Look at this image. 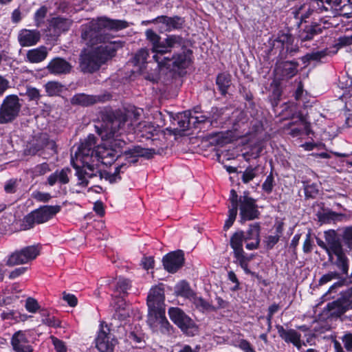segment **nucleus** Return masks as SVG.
I'll list each match as a JSON object with an SVG mask.
<instances>
[{"mask_svg":"<svg viewBox=\"0 0 352 352\" xmlns=\"http://www.w3.org/2000/svg\"><path fill=\"white\" fill-rule=\"evenodd\" d=\"M123 47L120 41L104 42L91 50H83L79 56V67L84 73H94L116 56V52Z\"/></svg>","mask_w":352,"mask_h":352,"instance_id":"obj_1","label":"nucleus"},{"mask_svg":"<svg viewBox=\"0 0 352 352\" xmlns=\"http://www.w3.org/2000/svg\"><path fill=\"white\" fill-rule=\"evenodd\" d=\"M73 166L76 170V175L78 177L77 185L86 187L89 184H92L93 186L89 188L88 191L100 193L102 191V188L97 184L103 179L109 181L111 184L120 180L121 178L119 174L121 169L126 166V164H122L118 166L113 173H110L107 171L102 172L98 168L89 164L88 162L83 164L82 167L75 165L74 164Z\"/></svg>","mask_w":352,"mask_h":352,"instance_id":"obj_2","label":"nucleus"},{"mask_svg":"<svg viewBox=\"0 0 352 352\" xmlns=\"http://www.w3.org/2000/svg\"><path fill=\"white\" fill-rule=\"evenodd\" d=\"M60 206H45L28 214L23 220V227L24 230H29L34 227L35 223H43L60 210Z\"/></svg>","mask_w":352,"mask_h":352,"instance_id":"obj_3","label":"nucleus"},{"mask_svg":"<svg viewBox=\"0 0 352 352\" xmlns=\"http://www.w3.org/2000/svg\"><path fill=\"white\" fill-rule=\"evenodd\" d=\"M81 38L87 42L88 45H96L104 43V42H113L110 41L109 36L100 34L102 30L100 24V19L92 20L81 26Z\"/></svg>","mask_w":352,"mask_h":352,"instance_id":"obj_4","label":"nucleus"},{"mask_svg":"<svg viewBox=\"0 0 352 352\" xmlns=\"http://www.w3.org/2000/svg\"><path fill=\"white\" fill-rule=\"evenodd\" d=\"M21 104L16 95L6 96L0 107V124L11 122L19 116Z\"/></svg>","mask_w":352,"mask_h":352,"instance_id":"obj_5","label":"nucleus"},{"mask_svg":"<svg viewBox=\"0 0 352 352\" xmlns=\"http://www.w3.org/2000/svg\"><path fill=\"white\" fill-rule=\"evenodd\" d=\"M124 144L123 140L113 139V141L110 142L109 147L105 144L98 145L95 150L94 157L105 165H110L118 156V151H116V148H121Z\"/></svg>","mask_w":352,"mask_h":352,"instance_id":"obj_6","label":"nucleus"},{"mask_svg":"<svg viewBox=\"0 0 352 352\" xmlns=\"http://www.w3.org/2000/svg\"><path fill=\"white\" fill-rule=\"evenodd\" d=\"M118 344L117 339L111 333L110 327L104 322L100 324L96 346L100 352H113Z\"/></svg>","mask_w":352,"mask_h":352,"instance_id":"obj_7","label":"nucleus"},{"mask_svg":"<svg viewBox=\"0 0 352 352\" xmlns=\"http://www.w3.org/2000/svg\"><path fill=\"white\" fill-rule=\"evenodd\" d=\"M238 206L241 222L258 218L260 212L256 200L249 196V192H244L243 195L239 197Z\"/></svg>","mask_w":352,"mask_h":352,"instance_id":"obj_8","label":"nucleus"},{"mask_svg":"<svg viewBox=\"0 0 352 352\" xmlns=\"http://www.w3.org/2000/svg\"><path fill=\"white\" fill-rule=\"evenodd\" d=\"M126 119V117L124 116L122 112H117L109 117L104 129L108 139L118 137L122 132H129Z\"/></svg>","mask_w":352,"mask_h":352,"instance_id":"obj_9","label":"nucleus"},{"mask_svg":"<svg viewBox=\"0 0 352 352\" xmlns=\"http://www.w3.org/2000/svg\"><path fill=\"white\" fill-rule=\"evenodd\" d=\"M147 322L154 332L170 333L171 326L165 316V309L148 311Z\"/></svg>","mask_w":352,"mask_h":352,"instance_id":"obj_10","label":"nucleus"},{"mask_svg":"<svg viewBox=\"0 0 352 352\" xmlns=\"http://www.w3.org/2000/svg\"><path fill=\"white\" fill-rule=\"evenodd\" d=\"M40 253V246H27L19 251L12 253L7 261V264L10 266L21 265L28 263L36 258Z\"/></svg>","mask_w":352,"mask_h":352,"instance_id":"obj_11","label":"nucleus"},{"mask_svg":"<svg viewBox=\"0 0 352 352\" xmlns=\"http://www.w3.org/2000/svg\"><path fill=\"white\" fill-rule=\"evenodd\" d=\"M170 320L187 334L193 333L195 324L193 321L179 308L171 307L168 310Z\"/></svg>","mask_w":352,"mask_h":352,"instance_id":"obj_12","label":"nucleus"},{"mask_svg":"<svg viewBox=\"0 0 352 352\" xmlns=\"http://www.w3.org/2000/svg\"><path fill=\"white\" fill-rule=\"evenodd\" d=\"M164 290L162 284L153 287L147 296V305L148 311H157L165 309Z\"/></svg>","mask_w":352,"mask_h":352,"instance_id":"obj_13","label":"nucleus"},{"mask_svg":"<svg viewBox=\"0 0 352 352\" xmlns=\"http://www.w3.org/2000/svg\"><path fill=\"white\" fill-rule=\"evenodd\" d=\"M164 269L170 273L176 272L184 264V254L182 250L167 254L163 257Z\"/></svg>","mask_w":352,"mask_h":352,"instance_id":"obj_14","label":"nucleus"},{"mask_svg":"<svg viewBox=\"0 0 352 352\" xmlns=\"http://www.w3.org/2000/svg\"><path fill=\"white\" fill-rule=\"evenodd\" d=\"M11 346L15 352H32L33 347L27 336L25 331L19 330L11 338Z\"/></svg>","mask_w":352,"mask_h":352,"instance_id":"obj_15","label":"nucleus"},{"mask_svg":"<svg viewBox=\"0 0 352 352\" xmlns=\"http://www.w3.org/2000/svg\"><path fill=\"white\" fill-rule=\"evenodd\" d=\"M276 329L280 338L286 343L292 344L298 350H301V334L294 329H285L280 324H276Z\"/></svg>","mask_w":352,"mask_h":352,"instance_id":"obj_16","label":"nucleus"},{"mask_svg":"<svg viewBox=\"0 0 352 352\" xmlns=\"http://www.w3.org/2000/svg\"><path fill=\"white\" fill-rule=\"evenodd\" d=\"M46 69L54 75H65L71 72L72 66L65 59L56 57L49 62Z\"/></svg>","mask_w":352,"mask_h":352,"instance_id":"obj_17","label":"nucleus"},{"mask_svg":"<svg viewBox=\"0 0 352 352\" xmlns=\"http://www.w3.org/2000/svg\"><path fill=\"white\" fill-rule=\"evenodd\" d=\"M40 39L41 33L37 30L22 29L19 32L17 36V40L23 47L35 45Z\"/></svg>","mask_w":352,"mask_h":352,"instance_id":"obj_18","label":"nucleus"},{"mask_svg":"<svg viewBox=\"0 0 352 352\" xmlns=\"http://www.w3.org/2000/svg\"><path fill=\"white\" fill-rule=\"evenodd\" d=\"M182 19L178 16L168 17L166 16H158L152 21H143V24L149 23H161L160 27L162 31H171L179 28L182 25Z\"/></svg>","mask_w":352,"mask_h":352,"instance_id":"obj_19","label":"nucleus"},{"mask_svg":"<svg viewBox=\"0 0 352 352\" xmlns=\"http://www.w3.org/2000/svg\"><path fill=\"white\" fill-rule=\"evenodd\" d=\"M155 153L154 149L144 148L140 146H134L124 152L126 160L130 164H135L138 162L139 157L150 158Z\"/></svg>","mask_w":352,"mask_h":352,"instance_id":"obj_20","label":"nucleus"},{"mask_svg":"<svg viewBox=\"0 0 352 352\" xmlns=\"http://www.w3.org/2000/svg\"><path fill=\"white\" fill-rule=\"evenodd\" d=\"M96 138L94 135H89L88 137L81 143L78 148V151L76 153V157L80 156L94 157L95 155Z\"/></svg>","mask_w":352,"mask_h":352,"instance_id":"obj_21","label":"nucleus"},{"mask_svg":"<svg viewBox=\"0 0 352 352\" xmlns=\"http://www.w3.org/2000/svg\"><path fill=\"white\" fill-rule=\"evenodd\" d=\"M324 238L329 250V260H331L333 254H338L342 250V245L336 233L333 230L325 232Z\"/></svg>","mask_w":352,"mask_h":352,"instance_id":"obj_22","label":"nucleus"},{"mask_svg":"<svg viewBox=\"0 0 352 352\" xmlns=\"http://www.w3.org/2000/svg\"><path fill=\"white\" fill-rule=\"evenodd\" d=\"M170 52L165 47L164 49H160L159 52L154 53L153 59L158 64L159 67H164L172 69L174 55H172Z\"/></svg>","mask_w":352,"mask_h":352,"instance_id":"obj_23","label":"nucleus"},{"mask_svg":"<svg viewBox=\"0 0 352 352\" xmlns=\"http://www.w3.org/2000/svg\"><path fill=\"white\" fill-rule=\"evenodd\" d=\"M142 109L135 107L128 109L124 113V116L126 117V123L129 132L135 130L137 128L138 121L140 120L142 113Z\"/></svg>","mask_w":352,"mask_h":352,"instance_id":"obj_24","label":"nucleus"},{"mask_svg":"<svg viewBox=\"0 0 352 352\" xmlns=\"http://www.w3.org/2000/svg\"><path fill=\"white\" fill-rule=\"evenodd\" d=\"M323 27L320 24L314 23L306 25L299 33V38L302 41H307L314 38L316 35L321 34Z\"/></svg>","mask_w":352,"mask_h":352,"instance_id":"obj_25","label":"nucleus"},{"mask_svg":"<svg viewBox=\"0 0 352 352\" xmlns=\"http://www.w3.org/2000/svg\"><path fill=\"white\" fill-rule=\"evenodd\" d=\"M70 173L71 170L68 168L57 170L47 177V183L51 186H54L56 182L66 184L69 182V174Z\"/></svg>","mask_w":352,"mask_h":352,"instance_id":"obj_26","label":"nucleus"},{"mask_svg":"<svg viewBox=\"0 0 352 352\" xmlns=\"http://www.w3.org/2000/svg\"><path fill=\"white\" fill-rule=\"evenodd\" d=\"M47 55V48L45 46H40L28 50L26 54V58L30 63H38L43 61Z\"/></svg>","mask_w":352,"mask_h":352,"instance_id":"obj_27","label":"nucleus"},{"mask_svg":"<svg viewBox=\"0 0 352 352\" xmlns=\"http://www.w3.org/2000/svg\"><path fill=\"white\" fill-rule=\"evenodd\" d=\"M114 308V318L122 321L128 318L131 314L130 305H127L122 298H118L117 300Z\"/></svg>","mask_w":352,"mask_h":352,"instance_id":"obj_28","label":"nucleus"},{"mask_svg":"<svg viewBox=\"0 0 352 352\" xmlns=\"http://www.w3.org/2000/svg\"><path fill=\"white\" fill-rule=\"evenodd\" d=\"M182 116L186 119H192V124L195 127H197V124L209 123L208 113L202 114L197 108L184 111Z\"/></svg>","mask_w":352,"mask_h":352,"instance_id":"obj_29","label":"nucleus"},{"mask_svg":"<svg viewBox=\"0 0 352 352\" xmlns=\"http://www.w3.org/2000/svg\"><path fill=\"white\" fill-rule=\"evenodd\" d=\"M100 24L102 29L119 31L126 28L129 23L124 20H113L107 17L100 18Z\"/></svg>","mask_w":352,"mask_h":352,"instance_id":"obj_30","label":"nucleus"},{"mask_svg":"<svg viewBox=\"0 0 352 352\" xmlns=\"http://www.w3.org/2000/svg\"><path fill=\"white\" fill-rule=\"evenodd\" d=\"M146 40L151 45V51L153 53L159 52L160 49H164V41H161V37L151 29H148L145 32Z\"/></svg>","mask_w":352,"mask_h":352,"instance_id":"obj_31","label":"nucleus"},{"mask_svg":"<svg viewBox=\"0 0 352 352\" xmlns=\"http://www.w3.org/2000/svg\"><path fill=\"white\" fill-rule=\"evenodd\" d=\"M245 241L243 232H235L230 239V245L234 250V257L245 254L243 242Z\"/></svg>","mask_w":352,"mask_h":352,"instance_id":"obj_32","label":"nucleus"},{"mask_svg":"<svg viewBox=\"0 0 352 352\" xmlns=\"http://www.w3.org/2000/svg\"><path fill=\"white\" fill-rule=\"evenodd\" d=\"M99 100V97L85 94H78L72 98V103L81 106H89L95 104Z\"/></svg>","mask_w":352,"mask_h":352,"instance_id":"obj_33","label":"nucleus"},{"mask_svg":"<svg viewBox=\"0 0 352 352\" xmlns=\"http://www.w3.org/2000/svg\"><path fill=\"white\" fill-rule=\"evenodd\" d=\"M184 38L179 35H168L164 40V47L170 52L173 48L184 46Z\"/></svg>","mask_w":352,"mask_h":352,"instance_id":"obj_34","label":"nucleus"},{"mask_svg":"<svg viewBox=\"0 0 352 352\" xmlns=\"http://www.w3.org/2000/svg\"><path fill=\"white\" fill-rule=\"evenodd\" d=\"M327 307L331 312V316H340L344 314L349 309L338 298V300L330 302L327 305Z\"/></svg>","mask_w":352,"mask_h":352,"instance_id":"obj_35","label":"nucleus"},{"mask_svg":"<svg viewBox=\"0 0 352 352\" xmlns=\"http://www.w3.org/2000/svg\"><path fill=\"white\" fill-rule=\"evenodd\" d=\"M297 67V63L286 61L279 66L278 69H281L283 76L290 78L296 74L298 71Z\"/></svg>","mask_w":352,"mask_h":352,"instance_id":"obj_36","label":"nucleus"},{"mask_svg":"<svg viewBox=\"0 0 352 352\" xmlns=\"http://www.w3.org/2000/svg\"><path fill=\"white\" fill-rule=\"evenodd\" d=\"M175 292L177 296L186 298H192L194 296L188 283L184 280H182L176 285Z\"/></svg>","mask_w":352,"mask_h":352,"instance_id":"obj_37","label":"nucleus"},{"mask_svg":"<svg viewBox=\"0 0 352 352\" xmlns=\"http://www.w3.org/2000/svg\"><path fill=\"white\" fill-rule=\"evenodd\" d=\"M217 85L221 94L225 95L230 85V76L226 74H221L218 75L216 80Z\"/></svg>","mask_w":352,"mask_h":352,"instance_id":"obj_38","label":"nucleus"},{"mask_svg":"<svg viewBox=\"0 0 352 352\" xmlns=\"http://www.w3.org/2000/svg\"><path fill=\"white\" fill-rule=\"evenodd\" d=\"M191 300L196 308L199 311H209L214 309V307L209 302L205 300L201 297L193 296Z\"/></svg>","mask_w":352,"mask_h":352,"instance_id":"obj_39","label":"nucleus"},{"mask_svg":"<svg viewBox=\"0 0 352 352\" xmlns=\"http://www.w3.org/2000/svg\"><path fill=\"white\" fill-rule=\"evenodd\" d=\"M52 24L58 32H65L69 29L72 21L67 19L57 17L52 19Z\"/></svg>","mask_w":352,"mask_h":352,"instance_id":"obj_40","label":"nucleus"},{"mask_svg":"<svg viewBox=\"0 0 352 352\" xmlns=\"http://www.w3.org/2000/svg\"><path fill=\"white\" fill-rule=\"evenodd\" d=\"M327 55V50H322L320 51L311 52L307 54L302 57V61L304 63L310 61H320Z\"/></svg>","mask_w":352,"mask_h":352,"instance_id":"obj_41","label":"nucleus"},{"mask_svg":"<svg viewBox=\"0 0 352 352\" xmlns=\"http://www.w3.org/2000/svg\"><path fill=\"white\" fill-rule=\"evenodd\" d=\"M282 232V225L281 223L278 224L275 234L270 235L265 238V243L268 249H272L278 243Z\"/></svg>","mask_w":352,"mask_h":352,"instance_id":"obj_42","label":"nucleus"},{"mask_svg":"<svg viewBox=\"0 0 352 352\" xmlns=\"http://www.w3.org/2000/svg\"><path fill=\"white\" fill-rule=\"evenodd\" d=\"M334 254L337 256L335 264L342 271L343 274H347L349 270L348 259L343 253V251L341 250L338 254Z\"/></svg>","mask_w":352,"mask_h":352,"instance_id":"obj_43","label":"nucleus"},{"mask_svg":"<svg viewBox=\"0 0 352 352\" xmlns=\"http://www.w3.org/2000/svg\"><path fill=\"white\" fill-rule=\"evenodd\" d=\"M131 287V284L129 280L120 277L116 281L115 291L120 294H126Z\"/></svg>","mask_w":352,"mask_h":352,"instance_id":"obj_44","label":"nucleus"},{"mask_svg":"<svg viewBox=\"0 0 352 352\" xmlns=\"http://www.w3.org/2000/svg\"><path fill=\"white\" fill-rule=\"evenodd\" d=\"M149 53L147 49H140L134 56L132 63L135 65H144L147 58L148 57Z\"/></svg>","mask_w":352,"mask_h":352,"instance_id":"obj_45","label":"nucleus"},{"mask_svg":"<svg viewBox=\"0 0 352 352\" xmlns=\"http://www.w3.org/2000/svg\"><path fill=\"white\" fill-rule=\"evenodd\" d=\"M188 58L184 53L174 55L173 68H184L188 65Z\"/></svg>","mask_w":352,"mask_h":352,"instance_id":"obj_46","label":"nucleus"},{"mask_svg":"<svg viewBox=\"0 0 352 352\" xmlns=\"http://www.w3.org/2000/svg\"><path fill=\"white\" fill-rule=\"evenodd\" d=\"M45 90L50 96H56L62 91L63 85L56 81L48 82L45 85Z\"/></svg>","mask_w":352,"mask_h":352,"instance_id":"obj_47","label":"nucleus"},{"mask_svg":"<svg viewBox=\"0 0 352 352\" xmlns=\"http://www.w3.org/2000/svg\"><path fill=\"white\" fill-rule=\"evenodd\" d=\"M260 226L258 223H254L250 226V228L246 233L244 234L245 241L254 240V239H259Z\"/></svg>","mask_w":352,"mask_h":352,"instance_id":"obj_48","label":"nucleus"},{"mask_svg":"<svg viewBox=\"0 0 352 352\" xmlns=\"http://www.w3.org/2000/svg\"><path fill=\"white\" fill-rule=\"evenodd\" d=\"M208 113L209 126H218L219 120L222 116L221 109L217 108H212L211 111Z\"/></svg>","mask_w":352,"mask_h":352,"instance_id":"obj_49","label":"nucleus"},{"mask_svg":"<svg viewBox=\"0 0 352 352\" xmlns=\"http://www.w3.org/2000/svg\"><path fill=\"white\" fill-rule=\"evenodd\" d=\"M42 322L49 327H58L60 326V321L54 316H50L46 312L43 314Z\"/></svg>","mask_w":352,"mask_h":352,"instance_id":"obj_50","label":"nucleus"},{"mask_svg":"<svg viewBox=\"0 0 352 352\" xmlns=\"http://www.w3.org/2000/svg\"><path fill=\"white\" fill-rule=\"evenodd\" d=\"M43 135L39 138L36 143L32 144L28 150V152L30 155H36L39 151L44 148L45 142H43L42 139Z\"/></svg>","mask_w":352,"mask_h":352,"instance_id":"obj_51","label":"nucleus"},{"mask_svg":"<svg viewBox=\"0 0 352 352\" xmlns=\"http://www.w3.org/2000/svg\"><path fill=\"white\" fill-rule=\"evenodd\" d=\"M256 168L248 167L242 175V181L247 184L256 177Z\"/></svg>","mask_w":352,"mask_h":352,"instance_id":"obj_52","label":"nucleus"},{"mask_svg":"<svg viewBox=\"0 0 352 352\" xmlns=\"http://www.w3.org/2000/svg\"><path fill=\"white\" fill-rule=\"evenodd\" d=\"M135 130L146 133H152L155 131V126L150 122L143 121L138 122Z\"/></svg>","mask_w":352,"mask_h":352,"instance_id":"obj_53","label":"nucleus"},{"mask_svg":"<svg viewBox=\"0 0 352 352\" xmlns=\"http://www.w3.org/2000/svg\"><path fill=\"white\" fill-rule=\"evenodd\" d=\"M349 309H352V287L345 291L339 298Z\"/></svg>","mask_w":352,"mask_h":352,"instance_id":"obj_54","label":"nucleus"},{"mask_svg":"<svg viewBox=\"0 0 352 352\" xmlns=\"http://www.w3.org/2000/svg\"><path fill=\"white\" fill-rule=\"evenodd\" d=\"M340 275L336 272H329V273L324 274L319 280V284L323 285L333 279H340Z\"/></svg>","mask_w":352,"mask_h":352,"instance_id":"obj_55","label":"nucleus"},{"mask_svg":"<svg viewBox=\"0 0 352 352\" xmlns=\"http://www.w3.org/2000/svg\"><path fill=\"white\" fill-rule=\"evenodd\" d=\"M184 114V112L182 113H179L177 115V120H178V125L179 126V130L181 131H186L187 130L190 125L192 124V119H186L184 116H182Z\"/></svg>","mask_w":352,"mask_h":352,"instance_id":"obj_56","label":"nucleus"},{"mask_svg":"<svg viewBox=\"0 0 352 352\" xmlns=\"http://www.w3.org/2000/svg\"><path fill=\"white\" fill-rule=\"evenodd\" d=\"M340 339L344 344V349L349 352H352V333L346 332Z\"/></svg>","mask_w":352,"mask_h":352,"instance_id":"obj_57","label":"nucleus"},{"mask_svg":"<svg viewBox=\"0 0 352 352\" xmlns=\"http://www.w3.org/2000/svg\"><path fill=\"white\" fill-rule=\"evenodd\" d=\"M25 94L30 100L38 101L41 97L40 91L38 89L32 87H27Z\"/></svg>","mask_w":352,"mask_h":352,"instance_id":"obj_58","label":"nucleus"},{"mask_svg":"<svg viewBox=\"0 0 352 352\" xmlns=\"http://www.w3.org/2000/svg\"><path fill=\"white\" fill-rule=\"evenodd\" d=\"M274 179L272 173H270L262 185L263 190L267 193H270L274 188Z\"/></svg>","mask_w":352,"mask_h":352,"instance_id":"obj_59","label":"nucleus"},{"mask_svg":"<svg viewBox=\"0 0 352 352\" xmlns=\"http://www.w3.org/2000/svg\"><path fill=\"white\" fill-rule=\"evenodd\" d=\"M237 208H230L228 211V218L225 222L224 229H229L233 224L237 215Z\"/></svg>","mask_w":352,"mask_h":352,"instance_id":"obj_60","label":"nucleus"},{"mask_svg":"<svg viewBox=\"0 0 352 352\" xmlns=\"http://www.w3.org/2000/svg\"><path fill=\"white\" fill-rule=\"evenodd\" d=\"M343 283L344 280H340L331 285L329 290L323 295L322 298L324 299V300H327L331 298H333L334 296H331V294L336 293L337 292V289L342 287L343 285Z\"/></svg>","mask_w":352,"mask_h":352,"instance_id":"obj_61","label":"nucleus"},{"mask_svg":"<svg viewBox=\"0 0 352 352\" xmlns=\"http://www.w3.org/2000/svg\"><path fill=\"white\" fill-rule=\"evenodd\" d=\"M50 339L56 352H67V349L63 341L54 336H51Z\"/></svg>","mask_w":352,"mask_h":352,"instance_id":"obj_62","label":"nucleus"},{"mask_svg":"<svg viewBox=\"0 0 352 352\" xmlns=\"http://www.w3.org/2000/svg\"><path fill=\"white\" fill-rule=\"evenodd\" d=\"M17 186L18 180L16 179H11L6 182L4 190L7 193L12 194L16 191Z\"/></svg>","mask_w":352,"mask_h":352,"instance_id":"obj_63","label":"nucleus"},{"mask_svg":"<svg viewBox=\"0 0 352 352\" xmlns=\"http://www.w3.org/2000/svg\"><path fill=\"white\" fill-rule=\"evenodd\" d=\"M343 239L349 248H352V226L344 229Z\"/></svg>","mask_w":352,"mask_h":352,"instance_id":"obj_64","label":"nucleus"}]
</instances>
